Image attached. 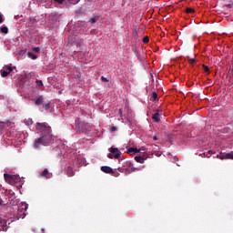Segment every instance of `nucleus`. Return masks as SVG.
<instances>
[{
  "label": "nucleus",
  "instance_id": "1",
  "mask_svg": "<svg viewBox=\"0 0 233 233\" xmlns=\"http://www.w3.org/2000/svg\"><path fill=\"white\" fill-rule=\"evenodd\" d=\"M36 130L41 133L40 137L33 142V148L39 150L41 147H46L52 143V127L46 123H36Z\"/></svg>",
  "mask_w": 233,
  "mask_h": 233
},
{
  "label": "nucleus",
  "instance_id": "2",
  "mask_svg": "<svg viewBox=\"0 0 233 233\" xmlns=\"http://www.w3.org/2000/svg\"><path fill=\"white\" fill-rule=\"evenodd\" d=\"M26 210H28V204H26V202H22L21 206L18 207V216L15 217L14 219H0V230L6 232L8 230V225H10V223H12L13 221H17L19 219H25V218L26 217Z\"/></svg>",
  "mask_w": 233,
  "mask_h": 233
},
{
  "label": "nucleus",
  "instance_id": "3",
  "mask_svg": "<svg viewBox=\"0 0 233 233\" xmlns=\"http://www.w3.org/2000/svg\"><path fill=\"white\" fill-rule=\"evenodd\" d=\"M4 178L9 185H15V183L21 181V177L18 175H9L7 173L4 174Z\"/></svg>",
  "mask_w": 233,
  "mask_h": 233
},
{
  "label": "nucleus",
  "instance_id": "4",
  "mask_svg": "<svg viewBox=\"0 0 233 233\" xmlns=\"http://www.w3.org/2000/svg\"><path fill=\"white\" fill-rule=\"evenodd\" d=\"M109 152L110 153L107 155V157H109V159H119L121 156V151H119L117 147H110Z\"/></svg>",
  "mask_w": 233,
  "mask_h": 233
},
{
  "label": "nucleus",
  "instance_id": "5",
  "mask_svg": "<svg viewBox=\"0 0 233 233\" xmlns=\"http://www.w3.org/2000/svg\"><path fill=\"white\" fill-rule=\"evenodd\" d=\"M12 70L13 68L10 66H5L0 71L2 77H6V76L12 72Z\"/></svg>",
  "mask_w": 233,
  "mask_h": 233
},
{
  "label": "nucleus",
  "instance_id": "6",
  "mask_svg": "<svg viewBox=\"0 0 233 233\" xmlns=\"http://www.w3.org/2000/svg\"><path fill=\"white\" fill-rule=\"evenodd\" d=\"M39 5H44L45 7L50 8L52 6L54 1L53 0H37Z\"/></svg>",
  "mask_w": 233,
  "mask_h": 233
},
{
  "label": "nucleus",
  "instance_id": "7",
  "mask_svg": "<svg viewBox=\"0 0 233 233\" xmlns=\"http://www.w3.org/2000/svg\"><path fill=\"white\" fill-rule=\"evenodd\" d=\"M141 150H145V149H137V147H130L129 149H127V154H129L130 156L134 155V154H139V152H141Z\"/></svg>",
  "mask_w": 233,
  "mask_h": 233
},
{
  "label": "nucleus",
  "instance_id": "8",
  "mask_svg": "<svg viewBox=\"0 0 233 233\" xmlns=\"http://www.w3.org/2000/svg\"><path fill=\"white\" fill-rule=\"evenodd\" d=\"M101 170L102 172H105L106 174H112V172H114V170L112 169V167H108V166H103L101 167Z\"/></svg>",
  "mask_w": 233,
  "mask_h": 233
},
{
  "label": "nucleus",
  "instance_id": "9",
  "mask_svg": "<svg viewBox=\"0 0 233 233\" xmlns=\"http://www.w3.org/2000/svg\"><path fill=\"white\" fill-rule=\"evenodd\" d=\"M42 177H46V179H50L52 177V174L50 172H48V169H45L42 174H41Z\"/></svg>",
  "mask_w": 233,
  "mask_h": 233
},
{
  "label": "nucleus",
  "instance_id": "10",
  "mask_svg": "<svg viewBox=\"0 0 233 233\" xmlns=\"http://www.w3.org/2000/svg\"><path fill=\"white\" fill-rule=\"evenodd\" d=\"M153 121H155V123H159L160 118H159V110H157L156 113L153 115L152 116Z\"/></svg>",
  "mask_w": 233,
  "mask_h": 233
},
{
  "label": "nucleus",
  "instance_id": "11",
  "mask_svg": "<svg viewBox=\"0 0 233 233\" xmlns=\"http://www.w3.org/2000/svg\"><path fill=\"white\" fill-rule=\"evenodd\" d=\"M44 101H45V98L43 97V96H39L38 97H36V99H35V104L37 106L43 105Z\"/></svg>",
  "mask_w": 233,
  "mask_h": 233
},
{
  "label": "nucleus",
  "instance_id": "12",
  "mask_svg": "<svg viewBox=\"0 0 233 233\" xmlns=\"http://www.w3.org/2000/svg\"><path fill=\"white\" fill-rule=\"evenodd\" d=\"M66 172L69 177H72V176H74V168H72V167L70 166L67 167Z\"/></svg>",
  "mask_w": 233,
  "mask_h": 233
},
{
  "label": "nucleus",
  "instance_id": "13",
  "mask_svg": "<svg viewBox=\"0 0 233 233\" xmlns=\"http://www.w3.org/2000/svg\"><path fill=\"white\" fill-rule=\"evenodd\" d=\"M6 205H8V199L0 198V207H6Z\"/></svg>",
  "mask_w": 233,
  "mask_h": 233
},
{
  "label": "nucleus",
  "instance_id": "14",
  "mask_svg": "<svg viewBox=\"0 0 233 233\" xmlns=\"http://www.w3.org/2000/svg\"><path fill=\"white\" fill-rule=\"evenodd\" d=\"M147 159V157H143L141 156H138V157H135V161H137V163H145V160Z\"/></svg>",
  "mask_w": 233,
  "mask_h": 233
},
{
  "label": "nucleus",
  "instance_id": "15",
  "mask_svg": "<svg viewBox=\"0 0 233 233\" xmlns=\"http://www.w3.org/2000/svg\"><path fill=\"white\" fill-rule=\"evenodd\" d=\"M27 56L29 57V59H37V56H35V54L32 52H28Z\"/></svg>",
  "mask_w": 233,
  "mask_h": 233
},
{
  "label": "nucleus",
  "instance_id": "16",
  "mask_svg": "<svg viewBox=\"0 0 233 233\" xmlns=\"http://www.w3.org/2000/svg\"><path fill=\"white\" fill-rule=\"evenodd\" d=\"M68 43L69 45H77V43H76V37H74L73 35L69 37Z\"/></svg>",
  "mask_w": 233,
  "mask_h": 233
},
{
  "label": "nucleus",
  "instance_id": "17",
  "mask_svg": "<svg viewBox=\"0 0 233 233\" xmlns=\"http://www.w3.org/2000/svg\"><path fill=\"white\" fill-rule=\"evenodd\" d=\"M25 123L27 127H30V125H33L34 121L32 120V118H27L25 120Z\"/></svg>",
  "mask_w": 233,
  "mask_h": 233
},
{
  "label": "nucleus",
  "instance_id": "18",
  "mask_svg": "<svg viewBox=\"0 0 233 233\" xmlns=\"http://www.w3.org/2000/svg\"><path fill=\"white\" fill-rule=\"evenodd\" d=\"M0 32H2V34H8V27L6 26L1 27Z\"/></svg>",
  "mask_w": 233,
  "mask_h": 233
},
{
  "label": "nucleus",
  "instance_id": "19",
  "mask_svg": "<svg viewBox=\"0 0 233 233\" xmlns=\"http://www.w3.org/2000/svg\"><path fill=\"white\" fill-rule=\"evenodd\" d=\"M157 150H159V147H157V145H155V147H154L155 155L157 156V157H159V156H161V154L156 153V152H157Z\"/></svg>",
  "mask_w": 233,
  "mask_h": 233
},
{
  "label": "nucleus",
  "instance_id": "20",
  "mask_svg": "<svg viewBox=\"0 0 233 233\" xmlns=\"http://www.w3.org/2000/svg\"><path fill=\"white\" fill-rule=\"evenodd\" d=\"M150 99H151V101H156V99H157V93L153 92Z\"/></svg>",
  "mask_w": 233,
  "mask_h": 233
},
{
  "label": "nucleus",
  "instance_id": "21",
  "mask_svg": "<svg viewBox=\"0 0 233 233\" xmlns=\"http://www.w3.org/2000/svg\"><path fill=\"white\" fill-rule=\"evenodd\" d=\"M70 5H77L81 0H67Z\"/></svg>",
  "mask_w": 233,
  "mask_h": 233
},
{
  "label": "nucleus",
  "instance_id": "22",
  "mask_svg": "<svg viewBox=\"0 0 233 233\" xmlns=\"http://www.w3.org/2000/svg\"><path fill=\"white\" fill-rule=\"evenodd\" d=\"M43 108H45V110H48L50 108V103L43 104Z\"/></svg>",
  "mask_w": 233,
  "mask_h": 233
},
{
  "label": "nucleus",
  "instance_id": "23",
  "mask_svg": "<svg viewBox=\"0 0 233 233\" xmlns=\"http://www.w3.org/2000/svg\"><path fill=\"white\" fill-rule=\"evenodd\" d=\"M143 168H144V167H131V170H132V172H136V170H143Z\"/></svg>",
  "mask_w": 233,
  "mask_h": 233
},
{
  "label": "nucleus",
  "instance_id": "24",
  "mask_svg": "<svg viewBox=\"0 0 233 233\" xmlns=\"http://www.w3.org/2000/svg\"><path fill=\"white\" fill-rule=\"evenodd\" d=\"M227 159H233V154L232 153H228L226 155Z\"/></svg>",
  "mask_w": 233,
  "mask_h": 233
},
{
  "label": "nucleus",
  "instance_id": "25",
  "mask_svg": "<svg viewBox=\"0 0 233 233\" xmlns=\"http://www.w3.org/2000/svg\"><path fill=\"white\" fill-rule=\"evenodd\" d=\"M96 21H97V19L96 17L90 18V20H89L91 25H94V23H96Z\"/></svg>",
  "mask_w": 233,
  "mask_h": 233
},
{
  "label": "nucleus",
  "instance_id": "26",
  "mask_svg": "<svg viewBox=\"0 0 233 233\" xmlns=\"http://www.w3.org/2000/svg\"><path fill=\"white\" fill-rule=\"evenodd\" d=\"M55 3H58V5H63L65 3V0H54Z\"/></svg>",
  "mask_w": 233,
  "mask_h": 233
},
{
  "label": "nucleus",
  "instance_id": "27",
  "mask_svg": "<svg viewBox=\"0 0 233 233\" xmlns=\"http://www.w3.org/2000/svg\"><path fill=\"white\" fill-rule=\"evenodd\" d=\"M202 66H203V69L205 70V72H209L210 69L208 68V66L203 65Z\"/></svg>",
  "mask_w": 233,
  "mask_h": 233
},
{
  "label": "nucleus",
  "instance_id": "28",
  "mask_svg": "<svg viewBox=\"0 0 233 233\" xmlns=\"http://www.w3.org/2000/svg\"><path fill=\"white\" fill-rule=\"evenodd\" d=\"M187 14H194V9H192V8H187Z\"/></svg>",
  "mask_w": 233,
  "mask_h": 233
},
{
  "label": "nucleus",
  "instance_id": "29",
  "mask_svg": "<svg viewBox=\"0 0 233 233\" xmlns=\"http://www.w3.org/2000/svg\"><path fill=\"white\" fill-rule=\"evenodd\" d=\"M101 81H103L104 83H108V80L106 79V77L105 76H101Z\"/></svg>",
  "mask_w": 233,
  "mask_h": 233
},
{
  "label": "nucleus",
  "instance_id": "30",
  "mask_svg": "<svg viewBox=\"0 0 233 233\" xmlns=\"http://www.w3.org/2000/svg\"><path fill=\"white\" fill-rule=\"evenodd\" d=\"M36 84L38 86H43V81L41 80H36Z\"/></svg>",
  "mask_w": 233,
  "mask_h": 233
},
{
  "label": "nucleus",
  "instance_id": "31",
  "mask_svg": "<svg viewBox=\"0 0 233 233\" xmlns=\"http://www.w3.org/2000/svg\"><path fill=\"white\" fill-rule=\"evenodd\" d=\"M143 43H144L145 45H147V43H148V37L145 36V37L143 38Z\"/></svg>",
  "mask_w": 233,
  "mask_h": 233
},
{
  "label": "nucleus",
  "instance_id": "32",
  "mask_svg": "<svg viewBox=\"0 0 233 233\" xmlns=\"http://www.w3.org/2000/svg\"><path fill=\"white\" fill-rule=\"evenodd\" d=\"M189 63L190 65H194V63H196V58H190Z\"/></svg>",
  "mask_w": 233,
  "mask_h": 233
},
{
  "label": "nucleus",
  "instance_id": "33",
  "mask_svg": "<svg viewBox=\"0 0 233 233\" xmlns=\"http://www.w3.org/2000/svg\"><path fill=\"white\" fill-rule=\"evenodd\" d=\"M118 114H119L121 119H123V109L122 108L119 109Z\"/></svg>",
  "mask_w": 233,
  "mask_h": 233
},
{
  "label": "nucleus",
  "instance_id": "34",
  "mask_svg": "<svg viewBox=\"0 0 233 233\" xmlns=\"http://www.w3.org/2000/svg\"><path fill=\"white\" fill-rule=\"evenodd\" d=\"M117 130V127H112L110 128V132H116Z\"/></svg>",
  "mask_w": 233,
  "mask_h": 233
},
{
  "label": "nucleus",
  "instance_id": "35",
  "mask_svg": "<svg viewBox=\"0 0 233 233\" xmlns=\"http://www.w3.org/2000/svg\"><path fill=\"white\" fill-rule=\"evenodd\" d=\"M3 15L0 13V25L3 24Z\"/></svg>",
  "mask_w": 233,
  "mask_h": 233
},
{
  "label": "nucleus",
  "instance_id": "36",
  "mask_svg": "<svg viewBox=\"0 0 233 233\" xmlns=\"http://www.w3.org/2000/svg\"><path fill=\"white\" fill-rule=\"evenodd\" d=\"M0 128H5V122H0Z\"/></svg>",
  "mask_w": 233,
  "mask_h": 233
},
{
  "label": "nucleus",
  "instance_id": "37",
  "mask_svg": "<svg viewBox=\"0 0 233 233\" xmlns=\"http://www.w3.org/2000/svg\"><path fill=\"white\" fill-rule=\"evenodd\" d=\"M130 117H132V116L130 115V113H127V121H130Z\"/></svg>",
  "mask_w": 233,
  "mask_h": 233
},
{
  "label": "nucleus",
  "instance_id": "38",
  "mask_svg": "<svg viewBox=\"0 0 233 233\" xmlns=\"http://www.w3.org/2000/svg\"><path fill=\"white\" fill-rule=\"evenodd\" d=\"M17 203H18L17 200H15V201L11 202V205H15H15H17Z\"/></svg>",
  "mask_w": 233,
  "mask_h": 233
},
{
  "label": "nucleus",
  "instance_id": "39",
  "mask_svg": "<svg viewBox=\"0 0 233 233\" xmlns=\"http://www.w3.org/2000/svg\"><path fill=\"white\" fill-rule=\"evenodd\" d=\"M40 48L39 47H35V52H39Z\"/></svg>",
  "mask_w": 233,
  "mask_h": 233
},
{
  "label": "nucleus",
  "instance_id": "40",
  "mask_svg": "<svg viewBox=\"0 0 233 233\" xmlns=\"http://www.w3.org/2000/svg\"><path fill=\"white\" fill-rule=\"evenodd\" d=\"M154 141H157V137H153Z\"/></svg>",
  "mask_w": 233,
  "mask_h": 233
},
{
  "label": "nucleus",
  "instance_id": "41",
  "mask_svg": "<svg viewBox=\"0 0 233 233\" xmlns=\"http://www.w3.org/2000/svg\"><path fill=\"white\" fill-rule=\"evenodd\" d=\"M42 232H45V228H42Z\"/></svg>",
  "mask_w": 233,
  "mask_h": 233
}]
</instances>
